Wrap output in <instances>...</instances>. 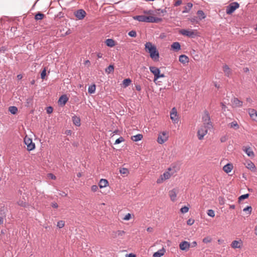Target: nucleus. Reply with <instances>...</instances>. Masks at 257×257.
Returning <instances> with one entry per match:
<instances>
[{"mask_svg":"<svg viewBox=\"0 0 257 257\" xmlns=\"http://www.w3.org/2000/svg\"><path fill=\"white\" fill-rule=\"evenodd\" d=\"M146 51L150 54V57L154 61H158L159 60V53L156 47L151 42H147L145 44Z\"/></svg>","mask_w":257,"mask_h":257,"instance_id":"1","label":"nucleus"},{"mask_svg":"<svg viewBox=\"0 0 257 257\" xmlns=\"http://www.w3.org/2000/svg\"><path fill=\"white\" fill-rule=\"evenodd\" d=\"M179 33L191 38H194L198 36V32L196 30L181 29L179 31Z\"/></svg>","mask_w":257,"mask_h":257,"instance_id":"2","label":"nucleus"},{"mask_svg":"<svg viewBox=\"0 0 257 257\" xmlns=\"http://www.w3.org/2000/svg\"><path fill=\"white\" fill-rule=\"evenodd\" d=\"M212 127L205 125H201L197 131V137L199 140L203 139L204 137L207 134L208 130Z\"/></svg>","mask_w":257,"mask_h":257,"instance_id":"3","label":"nucleus"},{"mask_svg":"<svg viewBox=\"0 0 257 257\" xmlns=\"http://www.w3.org/2000/svg\"><path fill=\"white\" fill-rule=\"evenodd\" d=\"M149 69L151 72L154 75V81L160 78L165 77V75L164 74L160 73V70L158 68L155 66H150L149 67Z\"/></svg>","mask_w":257,"mask_h":257,"instance_id":"4","label":"nucleus"},{"mask_svg":"<svg viewBox=\"0 0 257 257\" xmlns=\"http://www.w3.org/2000/svg\"><path fill=\"white\" fill-rule=\"evenodd\" d=\"M239 7V4L237 2H233L230 4L226 7V13L227 15H231Z\"/></svg>","mask_w":257,"mask_h":257,"instance_id":"5","label":"nucleus"},{"mask_svg":"<svg viewBox=\"0 0 257 257\" xmlns=\"http://www.w3.org/2000/svg\"><path fill=\"white\" fill-rule=\"evenodd\" d=\"M24 142L27 146V149L30 151L34 150L35 148V145L32 142V140L27 137L24 138Z\"/></svg>","mask_w":257,"mask_h":257,"instance_id":"6","label":"nucleus"},{"mask_svg":"<svg viewBox=\"0 0 257 257\" xmlns=\"http://www.w3.org/2000/svg\"><path fill=\"white\" fill-rule=\"evenodd\" d=\"M202 119L203 121V125L212 127V123L210 120V115L208 111H205L204 112V114L202 117Z\"/></svg>","mask_w":257,"mask_h":257,"instance_id":"7","label":"nucleus"},{"mask_svg":"<svg viewBox=\"0 0 257 257\" xmlns=\"http://www.w3.org/2000/svg\"><path fill=\"white\" fill-rule=\"evenodd\" d=\"M170 118L174 123H178V116L177 114V111L175 107H173L170 112Z\"/></svg>","mask_w":257,"mask_h":257,"instance_id":"8","label":"nucleus"},{"mask_svg":"<svg viewBox=\"0 0 257 257\" xmlns=\"http://www.w3.org/2000/svg\"><path fill=\"white\" fill-rule=\"evenodd\" d=\"M168 136L166 132H163L160 134L158 138L157 142L160 144H163L167 141Z\"/></svg>","mask_w":257,"mask_h":257,"instance_id":"9","label":"nucleus"},{"mask_svg":"<svg viewBox=\"0 0 257 257\" xmlns=\"http://www.w3.org/2000/svg\"><path fill=\"white\" fill-rule=\"evenodd\" d=\"M86 14L85 11L82 9L78 10L74 13L75 16L80 20L83 19Z\"/></svg>","mask_w":257,"mask_h":257,"instance_id":"10","label":"nucleus"},{"mask_svg":"<svg viewBox=\"0 0 257 257\" xmlns=\"http://www.w3.org/2000/svg\"><path fill=\"white\" fill-rule=\"evenodd\" d=\"M167 170L173 175L179 170V167L176 164H172Z\"/></svg>","mask_w":257,"mask_h":257,"instance_id":"11","label":"nucleus"},{"mask_svg":"<svg viewBox=\"0 0 257 257\" xmlns=\"http://www.w3.org/2000/svg\"><path fill=\"white\" fill-rule=\"evenodd\" d=\"M231 247L233 248H241L242 246V241L241 239L238 240H233L231 244Z\"/></svg>","mask_w":257,"mask_h":257,"instance_id":"12","label":"nucleus"},{"mask_svg":"<svg viewBox=\"0 0 257 257\" xmlns=\"http://www.w3.org/2000/svg\"><path fill=\"white\" fill-rule=\"evenodd\" d=\"M190 247V243L186 241H183L179 244L180 249L182 250H187L189 249Z\"/></svg>","mask_w":257,"mask_h":257,"instance_id":"13","label":"nucleus"},{"mask_svg":"<svg viewBox=\"0 0 257 257\" xmlns=\"http://www.w3.org/2000/svg\"><path fill=\"white\" fill-rule=\"evenodd\" d=\"M245 167L249 170H250L252 172H255L256 168L253 164L251 161H247L245 163Z\"/></svg>","mask_w":257,"mask_h":257,"instance_id":"14","label":"nucleus"},{"mask_svg":"<svg viewBox=\"0 0 257 257\" xmlns=\"http://www.w3.org/2000/svg\"><path fill=\"white\" fill-rule=\"evenodd\" d=\"M178 190L176 189H173L169 191V195L172 201H175L176 199Z\"/></svg>","mask_w":257,"mask_h":257,"instance_id":"15","label":"nucleus"},{"mask_svg":"<svg viewBox=\"0 0 257 257\" xmlns=\"http://www.w3.org/2000/svg\"><path fill=\"white\" fill-rule=\"evenodd\" d=\"M248 113L250 117L254 120L257 121V111L254 109H249Z\"/></svg>","mask_w":257,"mask_h":257,"instance_id":"16","label":"nucleus"},{"mask_svg":"<svg viewBox=\"0 0 257 257\" xmlns=\"http://www.w3.org/2000/svg\"><path fill=\"white\" fill-rule=\"evenodd\" d=\"M125 234V232L123 230L114 231L111 233V236L113 238H117L118 237H122Z\"/></svg>","mask_w":257,"mask_h":257,"instance_id":"17","label":"nucleus"},{"mask_svg":"<svg viewBox=\"0 0 257 257\" xmlns=\"http://www.w3.org/2000/svg\"><path fill=\"white\" fill-rule=\"evenodd\" d=\"M68 98L66 95L64 94L61 95L58 100V102L61 105H64L67 102Z\"/></svg>","mask_w":257,"mask_h":257,"instance_id":"18","label":"nucleus"},{"mask_svg":"<svg viewBox=\"0 0 257 257\" xmlns=\"http://www.w3.org/2000/svg\"><path fill=\"white\" fill-rule=\"evenodd\" d=\"M243 151L245 152L246 155L250 157H253L254 156V153L250 147H243Z\"/></svg>","mask_w":257,"mask_h":257,"instance_id":"19","label":"nucleus"},{"mask_svg":"<svg viewBox=\"0 0 257 257\" xmlns=\"http://www.w3.org/2000/svg\"><path fill=\"white\" fill-rule=\"evenodd\" d=\"M231 102L233 107H241L242 105V102L237 98H234Z\"/></svg>","mask_w":257,"mask_h":257,"instance_id":"20","label":"nucleus"},{"mask_svg":"<svg viewBox=\"0 0 257 257\" xmlns=\"http://www.w3.org/2000/svg\"><path fill=\"white\" fill-rule=\"evenodd\" d=\"M233 169V165L232 164L228 163L223 167V171L226 173H230Z\"/></svg>","mask_w":257,"mask_h":257,"instance_id":"21","label":"nucleus"},{"mask_svg":"<svg viewBox=\"0 0 257 257\" xmlns=\"http://www.w3.org/2000/svg\"><path fill=\"white\" fill-rule=\"evenodd\" d=\"M223 71L225 75L227 77H229L231 74V70L227 65H223Z\"/></svg>","mask_w":257,"mask_h":257,"instance_id":"22","label":"nucleus"},{"mask_svg":"<svg viewBox=\"0 0 257 257\" xmlns=\"http://www.w3.org/2000/svg\"><path fill=\"white\" fill-rule=\"evenodd\" d=\"M72 119L73 124H75L76 126H79L80 125V118L79 117H78L76 115H74L72 116Z\"/></svg>","mask_w":257,"mask_h":257,"instance_id":"23","label":"nucleus"},{"mask_svg":"<svg viewBox=\"0 0 257 257\" xmlns=\"http://www.w3.org/2000/svg\"><path fill=\"white\" fill-rule=\"evenodd\" d=\"M179 60L181 63L185 64L189 62V58L185 55H181L179 56Z\"/></svg>","mask_w":257,"mask_h":257,"instance_id":"24","label":"nucleus"},{"mask_svg":"<svg viewBox=\"0 0 257 257\" xmlns=\"http://www.w3.org/2000/svg\"><path fill=\"white\" fill-rule=\"evenodd\" d=\"M165 252V249L163 248L157 252H155L153 254V257H161Z\"/></svg>","mask_w":257,"mask_h":257,"instance_id":"25","label":"nucleus"},{"mask_svg":"<svg viewBox=\"0 0 257 257\" xmlns=\"http://www.w3.org/2000/svg\"><path fill=\"white\" fill-rule=\"evenodd\" d=\"M133 19L139 22H146V16L144 15L136 16H134Z\"/></svg>","mask_w":257,"mask_h":257,"instance_id":"26","label":"nucleus"},{"mask_svg":"<svg viewBox=\"0 0 257 257\" xmlns=\"http://www.w3.org/2000/svg\"><path fill=\"white\" fill-rule=\"evenodd\" d=\"M171 48L176 51L180 50L181 49V46L180 43L177 42H174L171 45Z\"/></svg>","mask_w":257,"mask_h":257,"instance_id":"27","label":"nucleus"},{"mask_svg":"<svg viewBox=\"0 0 257 257\" xmlns=\"http://www.w3.org/2000/svg\"><path fill=\"white\" fill-rule=\"evenodd\" d=\"M108 184V181L106 179H101L99 183V186L100 188L106 187Z\"/></svg>","mask_w":257,"mask_h":257,"instance_id":"28","label":"nucleus"},{"mask_svg":"<svg viewBox=\"0 0 257 257\" xmlns=\"http://www.w3.org/2000/svg\"><path fill=\"white\" fill-rule=\"evenodd\" d=\"M197 15L198 16V18L199 20L201 21L202 19H204L206 18V15H205L204 13L202 10H199L197 12Z\"/></svg>","mask_w":257,"mask_h":257,"instance_id":"29","label":"nucleus"},{"mask_svg":"<svg viewBox=\"0 0 257 257\" xmlns=\"http://www.w3.org/2000/svg\"><path fill=\"white\" fill-rule=\"evenodd\" d=\"M106 45L110 47H113L115 46V41L112 39H107L105 40Z\"/></svg>","mask_w":257,"mask_h":257,"instance_id":"30","label":"nucleus"},{"mask_svg":"<svg viewBox=\"0 0 257 257\" xmlns=\"http://www.w3.org/2000/svg\"><path fill=\"white\" fill-rule=\"evenodd\" d=\"M143 138V135L141 134H138L132 137V140L134 142H138L141 140Z\"/></svg>","mask_w":257,"mask_h":257,"instance_id":"31","label":"nucleus"},{"mask_svg":"<svg viewBox=\"0 0 257 257\" xmlns=\"http://www.w3.org/2000/svg\"><path fill=\"white\" fill-rule=\"evenodd\" d=\"M161 176L163 177V179L166 180L169 179L171 176H172V175L170 174V173L168 170H167Z\"/></svg>","mask_w":257,"mask_h":257,"instance_id":"32","label":"nucleus"},{"mask_svg":"<svg viewBox=\"0 0 257 257\" xmlns=\"http://www.w3.org/2000/svg\"><path fill=\"white\" fill-rule=\"evenodd\" d=\"M192 6L193 5L191 3H188L187 6L184 7V10L182 11V13H188L189 11V10L192 8Z\"/></svg>","mask_w":257,"mask_h":257,"instance_id":"33","label":"nucleus"},{"mask_svg":"<svg viewBox=\"0 0 257 257\" xmlns=\"http://www.w3.org/2000/svg\"><path fill=\"white\" fill-rule=\"evenodd\" d=\"M9 111L13 114H15L18 111V108L16 106H11L9 108Z\"/></svg>","mask_w":257,"mask_h":257,"instance_id":"34","label":"nucleus"},{"mask_svg":"<svg viewBox=\"0 0 257 257\" xmlns=\"http://www.w3.org/2000/svg\"><path fill=\"white\" fill-rule=\"evenodd\" d=\"M229 125L231 128H233L235 130H237L239 128V125L236 121H233L230 123Z\"/></svg>","mask_w":257,"mask_h":257,"instance_id":"35","label":"nucleus"},{"mask_svg":"<svg viewBox=\"0 0 257 257\" xmlns=\"http://www.w3.org/2000/svg\"><path fill=\"white\" fill-rule=\"evenodd\" d=\"M96 86L95 84L91 85L89 86L88 91L89 93L92 94L95 92Z\"/></svg>","mask_w":257,"mask_h":257,"instance_id":"36","label":"nucleus"},{"mask_svg":"<svg viewBox=\"0 0 257 257\" xmlns=\"http://www.w3.org/2000/svg\"><path fill=\"white\" fill-rule=\"evenodd\" d=\"M132 81L130 78L125 79L122 81V84L124 87L128 86L131 83Z\"/></svg>","mask_w":257,"mask_h":257,"instance_id":"37","label":"nucleus"},{"mask_svg":"<svg viewBox=\"0 0 257 257\" xmlns=\"http://www.w3.org/2000/svg\"><path fill=\"white\" fill-rule=\"evenodd\" d=\"M146 22L154 23L156 21L155 17L153 16H146Z\"/></svg>","mask_w":257,"mask_h":257,"instance_id":"38","label":"nucleus"},{"mask_svg":"<svg viewBox=\"0 0 257 257\" xmlns=\"http://www.w3.org/2000/svg\"><path fill=\"white\" fill-rule=\"evenodd\" d=\"M114 71V66L112 65H110L105 69L106 73L109 74Z\"/></svg>","mask_w":257,"mask_h":257,"instance_id":"39","label":"nucleus"},{"mask_svg":"<svg viewBox=\"0 0 257 257\" xmlns=\"http://www.w3.org/2000/svg\"><path fill=\"white\" fill-rule=\"evenodd\" d=\"M44 17V15L42 13H38L35 16V19L36 20H42Z\"/></svg>","mask_w":257,"mask_h":257,"instance_id":"40","label":"nucleus"},{"mask_svg":"<svg viewBox=\"0 0 257 257\" xmlns=\"http://www.w3.org/2000/svg\"><path fill=\"white\" fill-rule=\"evenodd\" d=\"M119 172L121 174H124L127 175L129 173V171L127 169L125 168H122L120 169Z\"/></svg>","mask_w":257,"mask_h":257,"instance_id":"41","label":"nucleus"},{"mask_svg":"<svg viewBox=\"0 0 257 257\" xmlns=\"http://www.w3.org/2000/svg\"><path fill=\"white\" fill-rule=\"evenodd\" d=\"M248 196H249L248 194H243V195L240 196L238 197V202H240L241 200L247 198L248 197Z\"/></svg>","mask_w":257,"mask_h":257,"instance_id":"42","label":"nucleus"},{"mask_svg":"<svg viewBox=\"0 0 257 257\" xmlns=\"http://www.w3.org/2000/svg\"><path fill=\"white\" fill-rule=\"evenodd\" d=\"M191 22L192 23V24H198L199 23V22L200 20H199L198 17H194L193 18H192L190 19Z\"/></svg>","mask_w":257,"mask_h":257,"instance_id":"43","label":"nucleus"},{"mask_svg":"<svg viewBox=\"0 0 257 257\" xmlns=\"http://www.w3.org/2000/svg\"><path fill=\"white\" fill-rule=\"evenodd\" d=\"M64 225H65V222L63 220L59 221L57 222V226L60 228L63 227L64 226Z\"/></svg>","mask_w":257,"mask_h":257,"instance_id":"44","label":"nucleus"},{"mask_svg":"<svg viewBox=\"0 0 257 257\" xmlns=\"http://www.w3.org/2000/svg\"><path fill=\"white\" fill-rule=\"evenodd\" d=\"M207 215L210 217H213L215 216L214 211L212 209H209L207 211Z\"/></svg>","mask_w":257,"mask_h":257,"instance_id":"45","label":"nucleus"},{"mask_svg":"<svg viewBox=\"0 0 257 257\" xmlns=\"http://www.w3.org/2000/svg\"><path fill=\"white\" fill-rule=\"evenodd\" d=\"M203 242L205 243H207L211 241V238L209 236L206 237L203 239Z\"/></svg>","mask_w":257,"mask_h":257,"instance_id":"46","label":"nucleus"},{"mask_svg":"<svg viewBox=\"0 0 257 257\" xmlns=\"http://www.w3.org/2000/svg\"><path fill=\"white\" fill-rule=\"evenodd\" d=\"M128 35L131 37H136L137 36V33L135 31L132 30L128 32Z\"/></svg>","mask_w":257,"mask_h":257,"instance_id":"47","label":"nucleus"},{"mask_svg":"<svg viewBox=\"0 0 257 257\" xmlns=\"http://www.w3.org/2000/svg\"><path fill=\"white\" fill-rule=\"evenodd\" d=\"M189 210V208L187 206H184L183 207H182L180 209V211L182 213H187Z\"/></svg>","mask_w":257,"mask_h":257,"instance_id":"48","label":"nucleus"},{"mask_svg":"<svg viewBox=\"0 0 257 257\" xmlns=\"http://www.w3.org/2000/svg\"><path fill=\"white\" fill-rule=\"evenodd\" d=\"M46 75V68H44L43 70L42 71V72L41 73V78L42 79H44Z\"/></svg>","mask_w":257,"mask_h":257,"instance_id":"49","label":"nucleus"},{"mask_svg":"<svg viewBox=\"0 0 257 257\" xmlns=\"http://www.w3.org/2000/svg\"><path fill=\"white\" fill-rule=\"evenodd\" d=\"M174 1L175 2L174 4V6L175 7H178L181 5L182 3V0H174Z\"/></svg>","mask_w":257,"mask_h":257,"instance_id":"50","label":"nucleus"},{"mask_svg":"<svg viewBox=\"0 0 257 257\" xmlns=\"http://www.w3.org/2000/svg\"><path fill=\"white\" fill-rule=\"evenodd\" d=\"M251 210H252V208H251V207L250 206H247L246 207L244 208L243 209V211H248V214H251Z\"/></svg>","mask_w":257,"mask_h":257,"instance_id":"51","label":"nucleus"},{"mask_svg":"<svg viewBox=\"0 0 257 257\" xmlns=\"http://www.w3.org/2000/svg\"><path fill=\"white\" fill-rule=\"evenodd\" d=\"M124 141V139L122 137H120L116 140L114 144H115V145L118 144L123 142Z\"/></svg>","mask_w":257,"mask_h":257,"instance_id":"52","label":"nucleus"},{"mask_svg":"<svg viewBox=\"0 0 257 257\" xmlns=\"http://www.w3.org/2000/svg\"><path fill=\"white\" fill-rule=\"evenodd\" d=\"M18 204L19 205L23 206V207H26L27 203L26 202H24L23 201H19L18 202Z\"/></svg>","mask_w":257,"mask_h":257,"instance_id":"53","label":"nucleus"},{"mask_svg":"<svg viewBox=\"0 0 257 257\" xmlns=\"http://www.w3.org/2000/svg\"><path fill=\"white\" fill-rule=\"evenodd\" d=\"M194 223V220L193 219H189L187 221V224L189 225H192Z\"/></svg>","mask_w":257,"mask_h":257,"instance_id":"54","label":"nucleus"},{"mask_svg":"<svg viewBox=\"0 0 257 257\" xmlns=\"http://www.w3.org/2000/svg\"><path fill=\"white\" fill-rule=\"evenodd\" d=\"M164 180H165L163 179V177L162 176H161L160 177L157 179V183L158 184H160V183H162L163 181Z\"/></svg>","mask_w":257,"mask_h":257,"instance_id":"55","label":"nucleus"},{"mask_svg":"<svg viewBox=\"0 0 257 257\" xmlns=\"http://www.w3.org/2000/svg\"><path fill=\"white\" fill-rule=\"evenodd\" d=\"M131 218V214L130 213H127L123 218L124 220H128Z\"/></svg>","mask_w":257,"mask_h":257,"instance_id":"56","label":"nucleus"},{"mask_svg":"<svg viewBox=\"0 0 257 257\" xmlns=\"http://www.w3.org/2000/svg\"><path fill=\"white\" fill-rule=\"evenodd\" d=\"M98 190V186L96 185H92L91 186V190L93 192H96Z\"/></svg>","mask_w":257,"mask_h":257,"instance_id":"57","label":"nucleus"},{"mask_svg":"<svg viewBox=\"0 0 257 257\" xmlns=\"http://www.w3.org/2000/svg\"><path fill=\"white\" fill-rule=\"evenodd\" d=\"M53 111V108L51 106H49L47 108V112L48 114L51 113Z\"/></svg>","mask_w":257,"mask_h":257,"instance_id":"58","label":"nucleus"},{"mask_svg":"<svg viewBox=\"0 0 257 257\" xmlns=\"http://www.w3.org/2000/svg\"><path fill=\"white\" fill-rule=\"evenodd\" d=\"M5 217V215H2L0 216V225L2 224L4 222V218Z\"/></svg>","mask_w":257,"mask_h":257,"instance_id":"59","label":"nucleus"},{"mask_svg":"<svg viewBox=\"0 0 257 257\" xmlns=\"http://www.w3.org/2000/svg\"><path fill=\"white\" fill-rule=\"evenodd\" d=\"M135 87H136V90L138 91H140L142 89V87H141V85H140L139 84L136 85Z\"/></svg>","mask_w":257,"mask_h":257,"instance_id":"60","label":"nucleus"},{"mask_svg":"<svg viewBox=\"0 0 257 257\" xmlns=\"http://www.w3.org/2000/svg\"><path fill=\"white\" fill-rule=\"evenodd\" d=\"M51 206H52V207L55 208H57L58 207V204L56 202L52 203Z\"/></svg>","mask_w":257,"mask_h":257,"instance_id":"61","label":"nucleus"},{"mask_svg":"<svg viewBox=\"0 0 257 257\" xmlns=\"http://www.w3.org/2000/svg\"><path fill=\"white\" fill-rule=\"evenodd\" d=\"M126 257H136V255L133 253L126 254Z\"/></svg>","mask_w":257,"mask_h":257,"instance_id":"62","label":"nucleus"},{"mask_svg":"<svg viewBox=\"0 0 257 257\" xmlns=\"http://www.w3.org/2000/svg\"><path fill=\"white\" fill-rule=\"evenodd\" d=\"M49 176L52 179H55L56 177L52 174H49Z\"/></svg>","mask_w":257,"mask_h":257,"instance_id":"63","label":"nucleus"},{"mask_svg":"<svg viewBox=\"0 0 257 257\" xmlns=\"http://www.w3.org/2000/svg\"><path fill=\"white\" fill-rule=\"evenodd\" d=\"M221 105L222 109L224 110H225V108H226L225 105L223 102L221 103Z\"/></svg>","mask_w":257,"mask_h":257,"instance_id":"64","label":"nucleus"}]
</instances>
